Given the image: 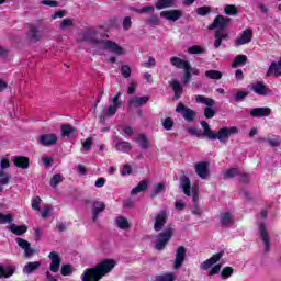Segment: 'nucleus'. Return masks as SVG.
<instances>
[{
  "instance_id": "nucleus-1",
  "label": "nucleus",
  "mask_w": 281,
  "mask_h": 281,
  "mask_svg": "<svg viewBox=\"0 0 281 281\" xmlns=\"http://www.w3.org/2000/svg\"><path fill=\"white\" fill-rule=\"evenodd\" d=\"M115 268V260L105 259L101 261L97 267L87 269L81 276L82 281H100L102 276H106V273H111Z\"/></svg>"
},
{
  "instance_id": "nucleus-2",
  "label": "nucleus",
  "mask_w": 281,
  "mask_h": 281,
  "mask_svg": "<svg viewBox=\"0 0 281 281\" xmlns=\"http://www.w3.org/2000/svg\"><path fill=\"white\" fill-rule=\"evenodd\" d=\"M232 22V19L224 16V15H217L213 23L207 26V30H220L215 32V41H214V47L215 49H218L221 47L223 41L229 36L228 33L223 32V30H226V27L229 26V23Z\"/></svg>"
},
{
  "instance_id": "nucleus-3",
  "label": "nucleus",
  "mask_w": 281,
  "mask_h": 281,
  "mask_svg": "<svg viewBox=\"0 0 281 281\" xmlns=\"http://www.w3.org/2000/svg\"><path fill=\"white\" fill-rule=\"evenodd\" d=\"M95 36H98V31L93 27H89L78 34L77 41L80 43H91L93 47H102V40H98Z\"/></svg>"
},
{
  "instance_id": "nucleus-4",
  "label": "nucleus",
  "mask_w": 281,
  "mask_h": 281,
  "mask_svg": "<svg viewBox=\"0 0 281 281\" xmlns=\"http://www.w3.org/2000/svg\"><path fill=\"white\" fill-rule=\"evenodd\" d=\"M195 102L198 104H204L206 108L204 109V116L206 120H212L214 115H216V111L214 110V104H216V101L212 98H207L203 94L195 95Z\"/></svg>"
},
{
  "instance_id": "nucleus-5",
  "label": "nucleus",
  "mask_w": 281,
  "mask_h": 281,
  "mask_svg": "<svg viewBox=\"0 0 281 281\" xmlns=\"http://www.w3.org/2000/svg\"><path fill=\"white\" fill-rule=\"evenodd\" d=\"M236 133H238V127L236 126L222 127L217 133H213L211 140L214 142L215 139H218L221 144H227L231 135H236Z\"/></svg>"
},
{
  "instance_id": "nucleus-6",
  "label": "nucleus",
  "mask_w": 281,
  "mask_h": 281,
  "mask_svg": "<svg viewBox=\"0 0 281 281\" xmlns=\"http://www.w3.org/2000/svg\"><path fill=\"white\" fill-rule=\"evenodd\" d=\"M172 234H175L173 228H166L162 233L158 234L155 249H157L158 251L166 249V246L170 241V238H172Z\"/></svg>"
},
{
  "instance_id": "nucleus-7",
  "label": "nucleus",
  "mask_w": 281,
  "mask_h": 281,
  "mask_svg": "<svg viewBox=\"0 0 281 281\" xmlns=\"http://www.w3.org/2000/svg\"><path fill=\"white\" fill-rule=\"evenodd\" d=\"M176 113H181V115L186 120V122H194V120L196 119V112L194 110L186 106L181 102L177 105Z\"/></svg>"
},
{
  "instance_id": "nucleus-8",
  "label": "nucleus",
  "mask_w": 281,
  "mask_h": 281,
  "mask_svg": "<svg viewBox=\"0 0 281 281\" xmlns=\"http://www.w3.org/2000/svg\"><path fill=\"white\" fill-rule=\"evenodd\" d=\"M252 38H254V30L246 29L241 32L240 36L235 40L234 42L235 47L247 45L251 43Z\"/></svg>"
},
{
  "instance_id": "nucleus-9",
  "label": "nucleus",
  "mask_w": 281,
  "mask_h": 281,
  "mask_svg": "<svg viewBox=\"0 0 281 281\" xmlns=\"http://www.w3.org/2000/svg\"><path fill=\"white\" fill-rule=\"evenodd\" d=\"M101 47H104L108 52H111L112 54H116V56H122L124 54V48L119 46L117 43L111 41V40H101Z\"/></svg>"
},
{
  "instance_id": "nucleus-10",
  "label": "nucleus",
  "mask_w": 281,
  "mask_h": 281,
  "mask_svg": "<svg viewBox=\"0 0 281 281\" xmlns=\"http://www.w3.org/2000/svg\"><path fill=\"white\" fill-rule=\"evenodd\" d=\"M15 243L24 251V258H32V256H34V254H36V250H34V248H32V245L30 244V241H27L21 237H18V238H15Z\"/></svg>"
},
{
  "instance_id": "nucleus-11",
  "label": "nucleus",
  "mask_w": 281,
  "mask_h": 281,
  "mask_svg": "<svg viewBox=\"0 0 281 281\" xmlns=\"http://www.w3.org/2000/svg\"><path fill=\"white\" fill-rule=\"evenodd\" d=\"M168 221V212L160 211L156 215L155 223H154V229L155 232H161L164 229V226L166 225Z\"/></svg>"
},
{
  "instance_id": "nucleus-12",
  "label": "nucleus",
  "mask_w": 281,
  "mask_h": 281,
  "mask_svg": "<svg viewBox=\"0 0 281 281\" xmlns=\"http://www.w3.org/2000/svg\"><path fill=\"white\" fill-rule=\"evenodd\" d=\"M251 90L257 95H271V93H273V91H271V89H269L263 81H257L252 83Z\"/></svg>"
},
{
  "instance_id": "nucleus-13",
  "label": "nucleus",
  "mask_w": 281,
  "mask_h": 281,
  "mask_svg": "<svg viewBox=\"0 0 281 281\" xmlns=\"http://www.w3.org/2000/svg\"><path fill=\"white\" fill-rule=\"evenodd\" d=\"M259 232L263 243L265 251L266 254H269V251H271V240L269 239V233H267V226L265 223L259 225Z\"/></svg>"
},
{
  "instance_id": "nucleus-14",
  "label": "nucleus",
  "mask_w": 281,
  "mask_h": 281,
  "mask_svg": "<svg viewBox=\"0 0 281 281\" xmlns=\"http://www.w3.org/2000/svg\"><path fill=\"white\" fill-rule=\"evenodd\" d=\"M48 258L50 260L49 269L52 273H58V271H60V262H61L60 256L58 255V252L52 251L49 252Z\"/></svg>"
},
{
  "instance_id": "nucleus-15",
  "label": "nucleus",
  "mask_w": 281,
  "mask_h": 281,
  "mask_svg": "<svg viewBox=\"0 0 281 281\" xmlns=\"http://www.w3.org/2000/svg\"><path fill=\"white\" fill-rule=\"evenodd\" d=\"M195 173L200 179H207V175H210V164L205 161H201L195 164Z\"/></svg>"
},
{
  "instance_id": "nucleus-16",
  "label": "nucleus",
  "mask_w": 281,
  "mask_h": 281,
  "mask_svg": "<svg viewBox=\"0 0 281 281\" xmlns=\"http://www.w3.org/2000/svg\"><path fill=\"white\" fill-rule=\"evenodd\" d=\"M183 262H186V247L180 246L176 251V260L173 263V269L178 270L181 269L183 266Z\"/></svg>"
},
{
  "instance_id": "nucleus-17",
  "label": "nucleus",
  "mask_w": 281,
  "mask_h": 281,
  "mask_svg": "<svg viewBox=\"0 0 281 281\" xmlns=\"http://www.w3.org/2000/svg\"><path fill=\"white\" fill-rule=\"evenodd\" d=\"M160 16H162L164 19H166L167 21H179V19L181 16H183V11L181 10H170V11H162L160 12Z\"/></svg>"
},
{
  "instance_id": "nucleus-18",
  "label": "nucleus",
  "mask_w": 281,
  "mask_h": 281,
  "mask_svg": "<svg viewBox=\"0 0 281 281\" xmlns=\"http://www.w3.org/2000/svg\"><path fill=\"white\" fill-rule=\"evenodd\" d=\"M271 115V108L263 106V108H254L250 110V117H269Z\"/></svg>"
},
{
  "instance_id": "nucleus-19",
  "label": "nucleus",
  "mask_w": 281,
  "mask_h": 281,
  "mask_svg": "<svg viewBox=\"0 0 281 281\" xmlns=\"http://www.w3.org/2000/svg\"><path fill=\"white\" fill-rule=\"evenodd\" d=\"M114 144H115V148L116 150H119V153H131L133 145H131L130 142L126 140H122V138L115 137L113 139Z\"/></svg>"
},
{
  "instance_id": "nucleus-20",
  "label": "nucleus",
  "mask_w": 281,
  "mask_h": 281,
  "mask_svg": "<svg viewBox=\"0 0 281 281\" xmlns=\"http://www.w3.org/2000/svg\"><path fill=\"white\" fill-rule=\"evenodd\" d=\"M56 142H58V136H56V134H43L38 137L41 146H54Z\"/></svg>"
},
{
  "instance_id": "nucleus-21",
  "label": "nucleus",
  "mask_w": 281,
  "mask_h": 281,
  "mask_svg": "<svg viewBox=\"0 0 281 281\" xmlns=\"http://www.w3.org/2000/svg\"><path fill=\"white\" fill-rule=\"evenodd\" d=\"M222 258H223V252H217L213 255L210 259H206L204 262H202L200 265V269H202V271H207L210 267H212L213 265H216V262H218V260H221Z\"/></svg>"
},
{
  "instance_id": "nucleus-22",
  "label": "nucleus",
  "mask_w": 281,
  "mask_h": 281,
  "mask_svg": "<svg viewBox=\"0 0 281 281\" xmlns=\"http://www.w3.org/2000/svg\"><path fill=\"white\" fill-rule=\"evenodd\" d=\"M106 210V205L104 202L97 201L92 205V223H98V217L100 216L101 212Z\"/></svg>"
},
{
  "instance_id": "nucleus-23",
  "label": "nucleus",
  "mask_w": 281,
  "mask_h": 281,
  "mask_svg": "<svg viewBox=\"0 0 281 281\" xmlns=\"http://www.w3.org/2000/svg\"><path fill=\"white\" fill-rule=\"evenodd\" d=\"M180 189L183 191L186 196H192V192L190 191L192 189V183L188 176L180 177Z\"/></svg>"
},
{
  "instance_id": "nucleus-24",
  "label": "nucleus",
  "mask_w": 281,
  "mask_h": 281,
  "mask_svg": "<svg viewBox=\"0 0 281 281\" xmlns=\"http://www.w3.org/2000/svg\"><path fill=\"white\" fill-rule=\"evenodd\" d=\"M170 64L172 67H176V69H192V65H190L188 60L181 59L177 56L170 58Z\"/></svg>"
},
{
  "instance_id": "nucleus-25",
  "label": "nucleus",
  "mask_w": 281,
  "mask_h": 281,
  "mask_svg": "<svg viewBox=\"0 0 281 281\" xmlns=\"http://www.w3.org/2000/svg\"><path fill=\"white\" fill-rule=\"evenodd\" d=\"M149 97H132L127 100V106H144V104H148Z\"/></svg>"
},
{
  "instance_id": "nucleus-26",
  "label": "nucleus",
  "mask_w": 281,
  "mask_h": 281,
  "mask_svg": "<svg viewBox=\"0 0 281 281\" xmlns=\"http://www.w3.org/2000/svg\"><path fill=\"white\" fill-rule=\"evenodd\" d=\"M12 161L16 168H22V170H27V168H30V158L25 156H14Z\"/></svg>"
},
{
  "instance_id": "nucleus-27",
  "label": "nucleus",
  "mask_w": 281,
  "mask_h": 281,
  "mask_svg": "<svg viewBox=\"0 0 281 281\" xmlns=\"http://www.w3.org/2000/svg\"><path fill=\"white\" fill-rule=\"evenodd\" d=\"M41 261H30L23 267L22 271L24 276H32L34 271H38V269H41Z\"/></svg>"
},
{
  "instance_id": "nucleus-28",
  "label": "nucleus",
  "mask_w": 281,
  "mask_h": 281,
  "mask_svg": "<svg viewBox=\"0 0 281 281\" xmlns=\"http://www.w3.org/2000/svg\"><path fill=\"white\" fill-rule=\"evenodd\" d=\"M280 78L281 76V69L280 66L278 65V61H272L266 72V78Z\"/></svg>"
},
{
  "instance_id": "nucleus-29",
  "label": "nucleus",
  "mask_w": 281,
  "mask_h": 281,
  "mask_svg": "<svg viewBox=\"0 0 281 281\" xmlns=\"http://www.w3.org/2000/svg\"><path fill=\"white\" fill-rule=\"evenodd\" d=\"M117 113V106L110 105L108 109H103L100 115V122L104 124L106 122V117H113Z\"/></svg>"
},
{
  "instance_id": "nucleus-30",
  "label": "nucleus",
  "mask_w": 281,
  "mask_h": 281,
  "mask_svg": "<svg viewBox=\"0 0 281 281\" xmlns=\"http://www.w3.org/2000/svg\"><path fill=\"white\" fill-rule=\"evenodd\" d=\"M7 229L14 234L15 236H23L27 232V226L26 225H16V224H10L7 226Z\"/></svg>"
},
{
  "instance_id": "nucleus-31",
  "label": "nucleus",
  "mask_w": 281,
  "mask_h": 281,
  "mask_svg": "<svg viewBox=\"0 0 281 281\" xmlns=\"http://www.w3.org/2000/svg\"><path fill=\"white\" fill-rule=\"evenodd\" d=\"M29 38L31 41H33L34 43H38V41L43 40V32L36 30V26L31 24L30 32H29Z\"/></svg>"
},
{
  "instance_id": "nucleus-32",
  "label": "nucleus",
  "mask_w": 281,
  "mask_h": 281,
  "mask_svg": "<svg viewBox=\"0 0 281 281\" xmlns=\"http://www.w3.org/2000/svg\"><path fill=\"white\" fill-rule=\"evenodd\" d=\"M220 223L223 227H229L234 223V217L229 212H223L220 215Z\"/></svg>"
},
{
  "instance_id": "nucleus-33",
  "label": "nucleus",
  "mask_w": 281,
  "mask_h": 281,
  "mask_svg": "<svg viewBox=\"0 0 281 281\" xmlns=\"http://www.w3.org/2000/svg\"><path fill=\"white\" fill-rule=\"evenodd\" d=\"M170 87L173 90L176 100H179V98L183 95V87H181V82H179L178 80H172Z\"/></svg>"
},
{
  "instance_id": "nucleus-34",
  "label": "nucleus",
  "mask_w": 281,
  "mask_h": 281,
  "mask_svg": "<svg viewBox=\"0 0 281 281\" xmlns=\"http://www.w3.org/2000/svg\"><path fill=\"white\" fill-rule=\"evenodd\" d=\"M76 127L71 126L70 124H63L61 125V137H74L76 134Z\"/></svg>"
},
{
  "instance_id": "nucleus-35",
  "label": "nucleus",
  "mask_w": 281,
  "mask_h": 281,
  "mask_svg": "<svg viewBox=\"0 0 281 281\" xmlns=\"http://www.w3.org/2000/svg\"><path fill=\"white\" fill-rule=\"evenodd\" d=\"M177 0H157L155 3L156 10H166V8H172Z\"/></svg>"
},
{
  "instance_id": "nucleus-36",
  "label": "nucleus",
  "mask_w": 281,
  "mask_h": 281,
  "mask_svg": "<svg viewBox=\"0 0 281 281\" xmlns=\"http://www.w3.org/2000/svg\"><path fill=\"white\" fill-rule=\"evenodd\" d=\"M148 188V180H142L135 188L132 189L131 194L135 196V194H139V192H145Z\"/></svg>"
},
{
  "instance_id": "nucleus-37",
  "label": "nucleus",
  "mask_w": 281,
  "mask_h": 281,
  "mask_svg": "<svg viewBox=\"0 0 281 281\" xmlns=\"http://www.w3.org/2000/svg\"><path fill=\"white\" fill-rule=\"evenodd\" d=\"M247 65V55H238L235 57L233 64H232V67L233 69H236L238 67H243Z\"/></svg>"
},
{
  "instance_id": "nucleus-38",
  "label": "nucleus",
  "mask_w": 281,
  "mask_h": 281,
  "mask_svg": "<svg viewBox=\"0 0 281 281\" xmlns=\"http://www.w3.org/2000/svg\"><path fill=\"white\" fill-rule=\"evenodd\" d=\"M161 192H166V183H164V182H158V183L154 187V191H153L151 194H150L151 199H155L156 196H159V194H161Z\"/></svg>"
},
{
  "instance_id": "nucleus-39",
  "label": "nucleus",
  "mask_w": 281,
  "mask_h": 281,
  "mask_svg": "<svg viewBox=\"0 0 281 281\" xmlns=\"http://www.w3.org/2000/svg\"><path fill=\"white\" fill-rule=\"evenodd\" d=\"M11 276H14V268L0 265V280L1 278H10Z\"/></svg>"
},
{
  "instance_id": "nucleus-40",
  "label": "nucleus",
  "mask_w": 281,
  "mask_h": 281,
  "mask_svg": "<svg viewBox=\"0 0 281 281\" xmlns=\"http://www.w3.org/2000/svg\"><path fill=\"white\" fill-rule=\"evenodd\" d=\"M115 225L116 227H119V229H128V227H131V225L128 224V220L122 216L116 217Z\"/></svg>"
},
{
  "instance_id": "nucleus-41",
  "label": "nucleus",
  "mask_w": 281,
  "mask_h": 281,
  "mask_svg": "<svg viewBox=\"0 0 281 281\" xmlns=\"http://www.w3.org/2000/svg\"><path fill=\"white\" fill-rule=\"evenodd\" d=\"M201 126L204 130L202 132V136L212 139V135H214V132H212V130L210 128V124L206 121H201Z\"/></svg>"
},
{
  "instance_id": "nucleus-42",
  "label": "nucleus",
  "mask_w": 281,
  "mask_h": 281,
  "mask_svg": "<svg viewBox=\"0 0 281 281\" xmlns=\"http://www.w3.org/2000/svg\"><path fill=\"white\" fill-rule=\"evenodd\" d=\"M205 76L210 80H221V78H223V72L218 70H206Z\"/></svg>"
},
{
  "instance_id": "nucleus-43",
  "label": "nucleus",
  "mask_w": 281,
  "mask_h": 281,
  "mask_svg": "<svg viewBox=\"0 0 281 281\" xmlns=\"http://www.w3.org/2000/svg\"><path fill=\"white\" fill-rule=\"evenodd\" d=\"M136 142L139 144L140 148H143V150H147V148H148V137H146V135L139 134Z\"/></svg>"
},
{
  "instance_id": "nucleus-44",
  "label": "nucleus",
  "mask_w": 281,
  "mask_h": 281,
  "mask_svg": "<svg viewBox=\"0 0 281 281\" xmlns=\"http://www.w3.org/2000/svg\"><path fill=\"white\" fill-rule=\"evenodd\" d=\"M132 10H133V12H136L137 14H144V13H148V12H155V7L147 5V7H143L142 9L132 8Z\"/></svg>"
},
{
  "instance_id": "nucleus-45",
  "label": "nucleus",
  "mask_w": 281,
  "mask_h": 281,
  "mask_svg": "<svg viewBox=\"0 0 281 281\" xmlns=\"http://www.w3.org/2000/svg\"><path fill=\"white\" fill-rule=\"evenodd\" d=\"M12 221H14L12 214L0 213V225H8V223H12Z\"/></svg>"
},
{
  "instance_id": "nucleus-46",
  "label": "nucleus",
  "mask_w": 281,
  "mask_h": 281,
  "mask_svg": "<svg viewBox=\"0 0 281 281\" xmlns=\"http://www.w3.org/2000/svg\"><path fill=\"white\" fill-rule=\"evenodd\" d=\"M0 186H8L10 183V179H12V176L9 173L3 172V170H0Z\"/></svg>"
},
{
  "instance_id": "nucleus-47",
  "label": "nucleus",
  "mask_w": 281,
  "mask_h": 281,
  "mask_svg": "<svg viewBox=\"0 0 281 281\" xmlns=\"http://www.w3.org/2000/svg\"><path fill=\"white\" fill-rule=\"evenodd\" d=\"M267 143L269 144V146H271L272 148H278V146L281 145V138L280 136H276L273 135V138H268Z\"/></svg>"
},
{
  "instance_id": "nucleus-48",
  "label": "nucleus",
  "mask_w": 281,
  "mask_h": 281,
  "mask_svg": "<svg viewBox=\"0 0 281 281\" xmlns=\"http://www.w3.org/2000/svg\"><path fill=\"white\" fill-rule=\"evenodd\" d=\"M173 126H175V121L172 120V117H166L162 121V127L165 128V131H172Z\"/></svg>"
},
{
  "instance_id": "nucleus-49",
  "label": "nucleus",
  "mask_w": 281,
  "mask_h": 281,
  "mask_svg": "<svg viewBox=\"0 0 281 281\" xmlns=\"http://www.w3.org/2000/svg\"><path fill=\"white\" fill-rule=\"evenodd\" d=\"M58 183H63V176L60 173L54 175L50 179V188H57Z\"/></svg>"
},
{
  "instance_id": "nucleus-50",
  "label": "nucleus",
  "mask_w": 281,
  "mask_h": 281,
  "mask_svg": "<svg viewBox=\"0 0 281 281\" xmlns=\"http://www.w3.org/2000/svg\"><path fill=\"white\" fill-rule=\"evenodd\" d=\"M43 200H41V196H35L32 199L31 207L32 210H35V212L41 211V203Z\"/></svg>"
},
{
  "instance_id": "nucleus-51",
  "label": "nucleus",
  "mask_w": 281,
  "mask_h": 281,
  "mask_svg": "<svg viewBox=\"0 0 281 281\" xmlns=\"http://www.w3.org/2000/svg\"><path fill=\"white\" fill-rule=\"evenodd\" d=\"M233 273H234V269L232 267H225L222 270L221 277L223 280H227V278H232Z\"/></svg>"
},
{
  "instance_id": "nucleus-52",
  "label": "nucleus",
  "mask_w": 281,
  "mask_h": 281,
  "mask_svg": "<svg viewBox=\"0 0 281 281\" xmlns=\"http://www.w3.org/2000/svg\"><path fill=\"white\" fill-rule=\"evenodd\" d=\"M224 12L225 14H227V16H235V14H238V10H236V7L228 4L224 8Z\"/></svg>"
},
{
  "instance_id": "nucleus-53",
  "label": "nucleus",
  "mask_w": 281,
  "mask_h": 281,
  "mask_svg": "<svg viewBox=\"0 0 281 281\" xmlns=\"http://www.w3.org/2000/svg\"><path fill=\"white\" fill-rule=\"evenodd\" d=\"M93 146V138L89 137L82 143V153H89Z\"/></svg>"
},
{
  "instance_id": "nucleus-54",
  "label": "nucleus",
  "mask_w": 281,
  "mask_h": 281,
  "mask_svg": "<svg viewBox=\"0 0 281 281\" xmlns=\"http://www.w3.org/2000/svg\"><path fill=\"white\" fill-rule=\"evenodd\" d=\"M187 133H189V135H194L195 137H203V131L196 128L195 126L189 127Z\"/></svg>"
},
{
  "instance_id": "nucleus-55",
  "label": "nucleus",
  "mask_w": 281,
  "mask_h": 281,
  "mask_svg": "<svg viewBox=\"0 0 281 281\" xmlns=\"http://www.w3.org/2000/svg\"><path fill=\"white\" fill-rule=\"evenodd\" d=\"M238 169L237 168H231L225 171L224 179H234V177H237Z\"/></svg>"
},
{
  "instance_id": "nucleus-56",
  "label": "nucleus",
  "mask_w": 281,
  "mask_h": 281,
  "mask_svg": "<svg viewBox=\"0 0 281 281\" xmlns=\"http://www.w3.org/2000/svg\"><path fill=\"white\" fill-rule=\"evenodd\" d=\"M247 95H249V92H247V91H238L233 97V100H235V102H243V100H245V98H247Z\"/></svg>"
},
{
  "instance_id": "nucleus-57",
  "label": "nucleus",
  "mask_w": 281,
  "mask_h": 281,
  "mask_svg": "<svg viewBox=\"0 0 281 281\" xmlns=\"http://www.w3.org/2000/svg\"><path fill=\"white\" fill-rule=\"evenodd\" d=\"M210 12H212V8L210 7H199L196 9V14H199V16H207Z\"/></svg>"
},
{
  "instance_id": "nucleus-58",
  "label": "nucleus",
  "mask_w": 281,
  "mask_h": 281,
  "mask_svg": "<svg viewBox=\"0 0 281 281\" xmlns=\"http://www.w3.org/2000/svg\"><path fill=\"white\" fill-rule=\"evenodd\" d=\"M188 52L190 54H205V48L199 46V45H194L188 48Z\"/></svg>"
},
{
  "instance_id": "nucleus-59",
  "label": "nucleus",
  "mask_w": 281,
  "mask_h": 281,
  "mask_svg": "<svg viewBox=\"0 0 281 281\" xmlns=\"http://www.w3.org/2000/svg\"><path fill=\"white\" fill-rule=\"evenodd\" d=\"M191 69H184V75L182 77V83L188 85L192 80V72Z\"/></svg>"
},
{
  "instance_id": "nucleus-60",
  "label": "nucleus",
  "mask_w": 281,
  "mask_h": 281,
  "mask_svg": "<svg viewBox=\"0 0 281 281\" xmlns=\"http://www.w3.org/2000/svg\"><path fill=\"white\" fill-rule=\"evenodd\" d=\"M121 76H123V78H131V66L123 65L121 67Z\"/></svg>"
},
{
  "instance_id": "nucleus-61",
  "label": "nucleus",
  "mask_w": 281,
  "mask_h": 281,
  "mask_svg": "<svg viewBox=\"0 0 281 281\" xmlns=\"http://www.w3.org/2000/svg\"><path fill=\"white\" fill-rule=\"evenodd\" d=\"M157 281H175V273H166L157 277Z\"/></svg>"
},
{
  "instance_id": "nucleus-62",
  "label": "nucleus",
  "mask_w": 281,
  "mask_h": 281,
  "mask_svg": "<svg viewBox=\"0 0 281 281\" xmlns=\"http://www.w3.org/2000/svg\"><path fill=\"white\" fill-rule=\"evenodd\" d=\"M74 25V20L71 19H64L59 25L60 30H67V27H71Z\"/></svg>"
},
{
  "instance_id": "nucleus-63",
  "label": "nucleus",
  "mask_w": 281,
  "mask_h": 281,
  "mask_svg": "<svg viewBox=\"0 0 281 281\" xmlns=\"http://www.w3.org/2000/svg\"><path fill=\"white\" fill-rule=\"evenodd\" d=\"M133 25V21H131V16H125L123 19V30L128 31Z\"/></svg>"
},
{
  "instance_id": "nucleus-64",
  "label": "nucleus",
  "mask_w": 281,
  "mask_h": 281,
  "mask_svg": "<svg viewBox=\"0 0 281 281\" xmlns=\"http://www.w3.org/2000/svg\"><path fill=\"white\" fill-rule=\"evenodd\" d=\"M61 276H69L72 272V269L69 265H64L61 267Z\"/></svg>"
}]
</instances>
